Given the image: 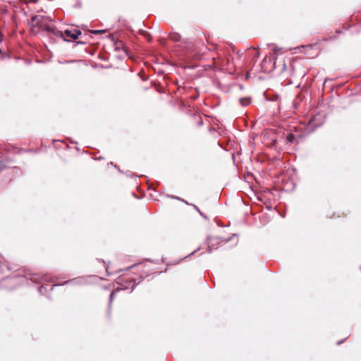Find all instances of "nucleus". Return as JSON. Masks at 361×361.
I'll return each mask as SVG.
<instances>
[{"mask_svg": "<svg viewBox=\"0 0 361 361\" xmlns=\"http://www.w3.org/2000/svg\"><path fill=\"white\" fill-rule=\"evenodd\" d=\"M51 20L46 16H35L32 17L30 20L31 30L32 32L37 33L39 31H46L49 34L54 36H63L62 32L56 28L49 23Z\"/></svg>", "mask_w": 361, "mask_h": 361, "instance_id": "obj_1", "label": "nucleus"}, {"mask_svg": "<svg viewBox=\"0 0 361 361\" xmlns=\"http://www.w3.org/2000/svg\"><path fill=\"white\" fill-rule=\"evenodd\" d=\"M324 122V117L322 114H318L314 115L308 121L307 126V130L310 132L314 131L317 128L321 126Z\"/></svg>", "mask_w": 361, "mask_h": 361, "instance_id": "obj_2", "label": "nucleus"}, {"mask_svg": "<svg viewBox=\"0 0 361 361\" xmlns=\"http://www.w3.org/2000/svg\"><path fill=\"white\" fill-rule=\"evenodd\" d=\"M63 34V36H58L59 37H61L65 41H69V39H66V37H68L73 39H78L79 36L82 35V32L80 30L78 29H66L63 32L61 31Z\"/></svg>", "mask_w": 361, "mask_h": 361, "instance_id": "obj_3", "label": "nucleus"}, {"mask_svg": "<svg viewBox=\"0 0 361 361\" xmlns=\"http://www.w3.org/2000/svg\"><path fill=\"white\" fill-rule=\"evenodd\" d=\"M228 240H221L218 237H208L207 238V242H208V252L209 253L212 252V250L213 249H216L217 247H215L216 245H218L221 244V243H226Z\"/></svg>", "mask_w": 361, "mask_h": 361, "instance_id": "obj_4", "label": "nucleus"}, {"mask_svg": "<svg viewBox=\"0 0 361 361\" xmlns=\"http://www.w3.org/2000/svg\"><path fill=\"white\" fill-rule=\"evenodd\" d=\"M85 279L83 277H80V278L74 279L71 281H67L65 282V283H67V284L71 283V284H73V285H77V284H83V283H85Z\"/></svg>", "mask_w": 361, "mask_h": 361, "instance_id": "obj_5", "label": "nucleus"}, {"mask_svg": "<svg viewBox=\"0 0 361 361\" xmlns=\"http://www.w3.org/2000/svg\"><path fill=\"white\" fill-rule=\"evenodd\" d=\"M213 60H214V66L216 68H222L225 65V62L222 59L219 58L218 59H216V58L214 57Z\"/></svg>", "mask_w": 361, "mask_h": 361, "instance_id": "obj_6", "label": "nucleus"}, {"mask_svg": "<svg viewBox=\"0 0 361 361\" xmlns=\"http://www.w3.org/2000/svg\"><path fill=\"white\" fill-rule=\"evenodd\" d=\"M169 38L173 42H179L180 40L181 36L177 32H173L169 35Z\"/></svg>", "mask_w": 361, "mask_h": 361, "instance_id": "obj_7", "label": "nucleus"}, {"mask_svg": "<svg viewBox=\"0 0 361 361\" xmlns=\"http://www.w3.org/2000/svg\"><path fill=\"white\" fill-rule=\"evenodd\" d=\"M240 103L243 106H247L250 103V99L248 98H241L240 99Z\"/></svg>", "mask_w": 361, "mask_h": 361, "instance_id": "obj_8", "label": "nucleus"}, {"mask_svg": "<svg viewBox=\"0 0 361 361\" xmlns=\"http://www.w3.org/2000/svg\"><path fill=\"white\" fill-rule=\"evenodd\" d=\"M295 139V135L293 133H289L287 135V137H286L287 142H289V143L293 142Z\"/></svg>", "mask_w": 361, "mask_h": 361, "instance_id": "obj_9", "label": "nucleus"}, {"mask_svg": "<svg viewBox=\"0 0 361 361\" xmlns=\"http://www.w3.org/2000/svg\"><path fill=\"white\" fill-rule=\"evenodd\" d=\"M120 289L118 288L116 289L115 291L114 292H111V293L110 294V296H109V306H111V303H112V301H113V299H114V296L116 293V292H118Z\"/></svg>", "mask_w": 361, "mask_h": 361, "instance_id": "obj_10", "label": "nucleus"}, {"mask_svg": "<svg viewBox=\"0 0 361 361\" xmlns=\"http://www.w3.org/2000/svg\"><path fill=\"white\" fill-rule=\"evenodd\" d=\"M104 32H105L104 30H93L90 31L91 33L94 34V35L103 33Z\"/></svg>", "mask_w": 361, "mask_h": 361, "instance_id": "obj_11", "label": "nucleus"}, {"mask_svg": "<svg viewBox=\"0 0 361 361\" xmlns=\"http://www.w3.org/2000/svg\"><path fill=\"white\" fill-rule=\"evenodd\" d=\"M46 288L44 286V285H42L41 286H39L38 288V292L39 293L40 295H43L44 294V292H43V290H45Z\"/></svg>", "mask_w": 361, "mask_h": 361, "instance_id": "obj_12", "label": "nucleus"}, {"mask_svg": "<svg viewBox=\"0 0 361 361\" xmlns=\"http://www.w3.org/2000/svg\"><path fill=\"white\" fill-rule=\"evenodd\" d=\"M193 207L194 209L198 212V213L200 214V215H202V212L200 210V209L195 204H193Z\"/></svg>", "mask_w": 361, "mask_h": 361, "instance_id": "obj_13", "label": "nucleus"}, {"mask_svg": "<svg viewBox=\"0 0 361 361\" xmlns=\"http://www.w3.org/2000/svg\"><path fill=\"white\" fill-rule=\"evenodd\" d=\"M76 43H77L78 44H85V42H82V41H78Z\"/></svg>", "mask_w": 361, "mask_h": 361, "instance_id": "obj_14", "label": "nucleus"}, {"mask_svg": "<svg viewBox=\"0 0 361 361\" xmlns=\"http://www.w3.org/2000/svg\"><path fill=\"white\" fill-rule=\"evenodd\" d=\"M130 283H133V286H132V290H133L135 286V281H130Z\"/></svg>", "mask_w": 361, "mask_h": 361, "instance_id": "obj_15", "label": "nucleus"}, {"mask_svg": "<svg viewBox=\"0 0 361 361\" xmlns=\"http://www.w3.org/2000/svg\"><path fill=\"white\" fill-rule=\"evenodd\" d=\"M343 342V340L339 341L337 342V345H340Z\"/></svg>", "mask_w": 361, "mask_h": 361, "instance_id": "obj_16", "label": "nucleus"}, {"mask_svg": "<svg viewBox=\"0 0 361 361\" xmlns=\"http://www.w3.org/2000/svg\"><path fill=\"white\" fill-rule=\"evenodd\" d=\"M135 267V264H133V266L128 267L127 268V269H131V268H133V267Z\"/></svg>", "mask_w": 361, "mask_h": 361, "instance_id": "obj_17", "label": "nucleus"}, {"mask_svg": "<svg viewBox=\"0 0 361 361\" xmlns=\"http://www.w3.org/2000/svg\"><path fill=\"white\" fill-rule=\"evenodd\" d=\"M202 216H203L204 219H207V216L206 215H204L203 213H202V215H201Z\"/></svg>", "mask_w": 361, "mask_h": 361, "instance_id": "obj_18", "label": "nucleus"}, {"mask_svg": "<svg viewBox=\"0 0 361 361\" xmlns=\"http://www.w3.org/2000/svg\"><path fill=\"white\" fill-rule=\"evenodd\" d=\"M200 250V248L197 249V250ZM195 252H197V250L193 251L192 252L190 253V255H193Z\"/></svg>", "mask_w": 361, "mask_h": 361, "instance_id": "obj_19", "label": "nucleus"}, {"mask_svg": "<svg viewBox=\"0 0 361 361\" xmlns=\"http://www.w3.org/2000/svg\"><path fill=\"white\" fill-rule=\"evenodd\" d=\"M3 165V163L2 162H0V170L2 169V166Z\"/></svg>", "mask_w": 361, "mask_h": 361, "instance_id": "obj_20", "label": "nucleus"}, {"mask_svg": "<svg viewBox=\"0 0 361 361\" xmlns=\"http://www.w3.org/2000/svg\"><path fill=\"white\" fill-rule=\"evenodd\" d=\"M59 286V284H54V285H53V286H52V287H54V286ZM52 289H53V288H51V290H52Z\"/></svg>", "mask_w": 361, "mask_h": 361, "instance_id": "obj_21", "label": "nucleus"}]
</instances>
